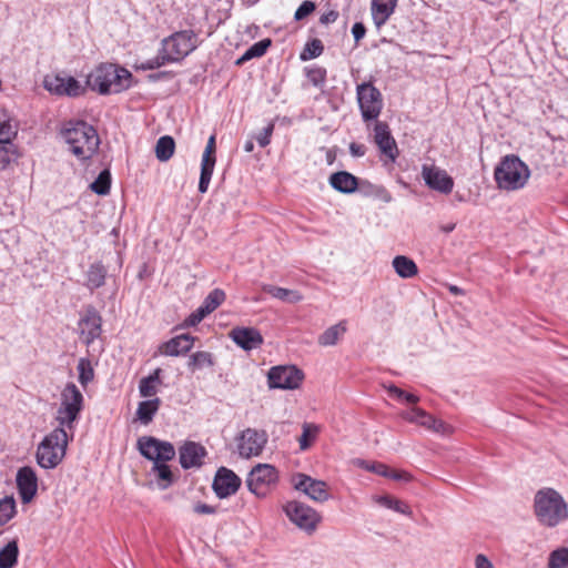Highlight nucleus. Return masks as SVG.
<instances>
[{"mask_svg": "<svg viewBox=\"0 0 568 568\" xmlns=\"http://www.w3.org/2000/svg\"><path fill=\"white\" fill-rule=\"evenodd\" d=\"M306 75L308 81L315 87H323L326 81V70L321 67L308 69Z\"/></svg>", "mask_w": 568, "mask_h": 568, "instance_id": "obj_49", "label": "nucleus"}, {"mask_svg": "<svg viewBox=\"0 0 568 568\" xmlns=\"http://www.w3.org/2000/svg\"><path fill=\"white\" fill-rule=\"evenodd\" d=\"M346 332V326L344 323H338L328 327L324 333H322L318 337V344L322 346H332L337 343L339 337Z\"/></svg>", "mask_w": 568, "mask_h": 568, "instance_id": "obj_37", "label": "nucleus"}, {"mask_svg": "<svg viewBox=\"0 0 568 568\" xmlns=\"http://www.w3.org/2000/svg\"><path fill=\"white\" fill-rule=\"evenodd\" d=\"M69 151L79 160L91 159L98 151L100 139L97 130L84 121H69L61 131Z\"/></svg>", "mask_w": 568, "mask_h": 568, "instance_id": "obj_2", "label": "nucleus"}, {"mask_svg": "<svg viewBox=\"0 0 568 568\" xmlns=\"http://www.w3.org/2000/svg\"><path fill=\"white\" fill-rule=\"evenodd\" d=\"M548 568H568V548H559L551 551Z\"/></svg>", "mask_w": 568, "mask_h": 568, "instance_id": "obj_45", "label": "nucleus"}, {"mask_svg": "<svg viewBox=\"0 0 568 568\" xmlns=\"http://www.w3.org/2000/svg\"><path fill=\"white\" fill-rule=\"evenodd\" d=\"M197 47V36L193 30H183L162 40V48L156 57L148 60L143 69L153 70L166 63L178 62L193 52Z\"/></svg>", "mask_w": 568, "mask_h": 568, "instance_id": "obj_1", "label": "nucleus"}, {"mask_svg": "<svg viewBox=\"0 0 568 568\" xmlns=\"http://www.w3.org/2000/svg\"><path fill=\"white\" fill-rule=\"evenodd\" d=\"M278 479L277 470L270 464H257L250 471L246 485L251 493L262 498Z\"/></svg>", "mask_w": 568, "mask_h": 568, "instance_id": "obj_10", "label": "nucleus"}, {"mask_svg": "<svg viewBox=\"0 0 568 568\" xmlns=\"http://www.w3.org/2000/svg\"><path fill=\"white\" fill-rule=\"evenodd\" d=\"M161 373H162V369L156 368L153 371L152 374H150L145 378L150 379V382H152L153 384H155L158 386L159 384H161Z\"/></svg>", "mask_w": 568, "mask_h": 568, "instance_id": "obj_60", "label": "nucleus"}, {"mask_svg": "<svg viewBox=\"0 0 568 568\" xmlns=\"http://www.w3.org/2000/svg\"><path fill=\"white\" fill-rule=\"evenodd\" d=\"M140 454L154 463L170 462L175 456L174 446L169 442L152 436H143L138 440Z\"/></svg>", "mask_w": 568, "mask_h": 568, "instance_id": "obj_11", "label": "nucleus"}, {"mask_svg": "<svg viewBox=\"0 0 568 568\" xmlns=\"http://www.w3.org/2000/svg\"><path fill=\"white\" fill-rule=\"evenodd\" d=\"M329 183L341 193H353L358 186L357 178L346 171L333 173L329 176Z\"/></svg>", "mask_w": 568, "mask_h": 568, "instance_id": "obj_27", "label": "nucleus"}, {"mask_svg": "<svg viewBox=\"0 0 568 568\" xmlns=\"http://www.w3.org/2000/svg\"><path fill=\"white\" fill-rule=\"evenodd\" d=\"M448 291L453 294V295H464L465 292L463 288H460L459 286L457 285H449L448 286Z\"/></svg>", "mask_w": 568, "mask_h": 568, "instance_id": "obj_62", "label": "nucleus"}, {"mask_svg": "<svg viewBox=\"0 0 568 568\" xmlns=\"http://www.w3.org/2000/svg\"><path fill=\"white\" fill-rule=\"evenodd\" d=\"M292 483L296 490L304 493L314 501L324 503L329 499L327 484L323 480L298 473L293 476Z\"/></svg>", "mask_w": 568, "mask_h": 568, "instance_id": "obj_14", "label": "nucleus"}, {"mask_svg": "<svg viewBox=\"0 0 568 568\" xmlns=\"http://www.w3.org/2000/svg\"><path fill=\"white\" fill-rule=\"evenodd\" d=\"M19 556V547L17 540L9 541L0 549V568H12Z\"/></svg>", "mask_w": 568, "mask_h": 568, "instance_id": "obj_33", "label": "nucleus"}, {"mask_svg": "<svg viewBox=\"0 0 568 568\" xmlns=\"http://www.w3.org/2000/svg\"><path fill=\"white\" fill-rule=\"evenodd\" d=\"M392 265L396 274L402 278H412L418 273L416 263L405 255L395 256Z\"/></svg>", "mask_w": 568, "mask_h": 568, "instance_id": "obj_30", "label": "nucleus"}, {"mask_svg": "<svg viewBox=\"0 0 568 568\" xmlns=\"http://www.w3.org/2000/svg\"><path fill=\"white\" fill-rule=\"evenodd\" d=\"M132 74L124 68L102 63L87 77V85L100 94L120 93L131 87Z\"/></svg>", "mask_w": 568, "mask_h": 568, "instance_id": "obj_3", "label": "nucleus"}, {"mask_svg": "<svg viewBox=\"0 0 568 568\" xmlns=\"http://www.w3.org/2000/svg\"><path fill=\"white\" fill-rule=\"evenodd\" d=\"M17 135V125L4 110H0V143L9 142Z\"/></svg>", "mask_w": 568, "mask_h": 568, "instance_id": "obj_38", "label": "nucleus"}, {"mask_svg": "<svg viewBox=\"0 0 568 568\" xmlns=\"http://www.w3.org/2000/svg\"><path fill=\"white\" fill-rule=\"evenodd\" d=\"M161 405V399L154 397L148 400L140 402L136 409V418L143 424L149 425Z\"/></svg>", "mask_w": 568, "mask_h": 568, "instance_id": "obj_29", "label": "nucleus"}, {"mask_svg": "<svg viewBox=\"0 0 568 568\" xmlns=\"http://www.w3.org/2000/svg\"><path fill=\"white\" fill-rule=\"evenodd\" d=\"M349 152L353 156L361 158L366 153V146L364 144L352 142L349 144Z\"/></svg>", "mask_w": 568, "mask_h": 568, "instance_id": "obj_55", "label": "nucleus"}, {"mask_svg": "<svg viewBox=\"0 0 568 568\" xmlns=\"http://www.w3.org/2000/svg\"><path fill=\"white\" fill-rule=\"evenodd\" d=\"M111 173L109 170H103L94 182L91 183L90 189L99 195H106L110 192Z\"/></svg>", "mask_w": 568, "mask_h": 568, "instance_id": "obj_41", "label": "nucleus"}, {"mask_svg": "<svg viewBox=\"0 0 568 568\" xmlns=\"http://www.w3.org/2000/svg\"><path fill=\"white\" fill-rule=\"evenodd\" d=\"M529 175L528 166L516 155H506L495 169L497 185L507 191L524 187Z\"/></svg>", "mask_w": 568, "mask_h": 568, "instance_id": "obj_6", "label": "nucleus"}, {"mask_svg": "<svg viewBox=\"0 0 568 568\" xmlns=\"http://www.w3.org/2000/svg\"><path fill=\"white\" fill-rule=\"evenodd\" d=\"M20 158V152L18 148L12 143V140L9 142L0 143V168L6 169L10 164L18 161Z\"/></svg>", "mask_w": 568, "mask_h": 568, "instance_id": "obj_36", "label": "nucleus"}, {"mask_svg": "<svg viewBox=\"0 0 568 568\" xmlns=\"http://www.w3.org/2000/svg\"><path fill=\"white\" fill-rule=\"evenodd\" d=\"M151 473L155 475L161 489H166L173 484L174 477L166 462L154 463Z\"/></svg>", "mask_w": 568, "mask_h": 568, "instance_id": "obj_34", "label": "nucleus"}, {"mask_svg": "<svg viewBox=\"0 0 568 568\" xmlns=\"http://www.w3.org/2000/svg\"><path fill=\"white\" fill-rule=\"evenodd\" d=\"M402 417L413 424L419 425L434 433L442 435H449L453 433V427L442 419H436L430 414L418 407H413L402 414Z\"/></svg>", "mask_w": 568, "mask_h": 568, "instance_id": "obj_16", "label": "nucleus"}, {"mask_svg": "<svg viewBox=\"0 0 568 568\" xmlns=\"http://www.w3.org/2000/svg\"><path fill=\"white\" fill-rule=\"evenodd\" d=\"M175 149V142L172 136L170 135H163L161 136L155 145V155L156 159L161 162L169 161Z\"/></svg>", "mask_w": 568, "mask_h": 568, "instance_id": "obj_35", "label": "nucleus"}, {"mask_svg": "<svg viewBox=\"0 0 568 568\" xmlns=\"http://www.w3.org/2000/svg\"><path fill=\"white\" fill-rule=\"evenodd\" d=\"M422 176L429 189L443 194H449L454 187V181L447 172L435 165H423Z\"/></svg>", "mask_w": 568, "mask_h": 568, "instance_id": "obj_18", "label": "nucleus"}, {"mask_svg": "<svg viewBox=\"0 0 568 568\" xmlns=\"http://www.w3.org/2000/svg\"><path fill=\"white\" fill-rule=\"evenodd\" d=\"M475 568H494L491 561L483 554L475 558Z\"/></svg>", "mask_w": 568, "mask_h": 568, "instance_id": "obj_56", "label": "nucleus"}, {"mask_svg": "<svg viewBox=\"0 0 568 568\" xmlns=\"http://www.w3.org/2000/svg\"><path fill=\"white\" fill-rule=\"evenodd\" d=\"M323 44L322 41L318 39H314L311 42H308L304 49V51L301 54L302 60H308L317 58L323 52Z\"/></svg>", "mask_w": 568, "mask_h": 568, "instance_id": "obj_47", "label": "nucleus"}, {"mask_svg": "<svg viewBox=\"0 0 568 568\" xmlns=\"http://www.w3.org/2000/svg\"><path fill=\"white\" fill-rule=\"evenodd\" d=\"M16 515V501L13 497H4L0 500V526L6 525Z\"/></svg>", "mask_w": 568, "mask_h": 568, "instance_id": "obj_43", "label": "nucleus"}, {"mask_svg": "<svg viewBox=\"0 0 568 568\" xmlns=\"http://www.w3.org/2000/svg\"><path fill=\"white\" fill-rule=\"evenodd\" d=\"M106 268L101 263H93L87 272V287L91 291L104 285Z\"/></svg>", "mask_w": 568, "mask_h": 568, "instance_id": "obj_31", "label": "nucleus"}, {"mask_svg": "<svg viewBox=\"0 0 568 568\" xmlns=\"http://www.w3.org/2000/svg\"><path fill=\"white\" fill-rule=\"evenodd\" d=\"M230 337L245 351L257 348L263 344V336L254 327H235L230 332Z\"/></svg>", "mask_w": 568, "mask_h": 568, "instance_id": "obj_23", "label": "nucleus"}, {"mask_svg": "<svg viewBox=\"0 0 568 568\" xmlns=\"http://www.w3.org/2000/svg\"><path fill=\"white\" fill-rule=\"evenodd\" d=\"M317 434H318V427L316 425L304 423L303 424V433H302L301 437L298 438L300 448L302 450L308 449L312 440L315 439Z\"/></svg>", "mask_w": 568, "mask_h": 568, "instance_id": "obj_44", "label": "nucleus"}, {"mask_svg": "<svg viewBox=\"0 0 568 568\" xmlns=\"http://www.w3.org/2000/svg\"><path fill=\"white\" fill-rule=\"evenodd\" d=\"M77 369L79 372V382L85 387L94 377L93 367L88 358H80Z\"/></svg>", "mask_w": 568, "mask_h": 568, "instance_id": "obj_42", "label": "nucleus"}, {"mask_svg": "<svg viewBox=\"0 0 568 568\" xmlns=\"http://www.w3.org/2000/svg\"><path fill=\"white\" fill-rule=\"evenodd\" d=\"M356 464L364 468V469H367L369 471H373L375 474H378L381 476H393V473L390 471V469L385 465V464H382V463H374V464H368L367 462L363 460V459H358L356 460Z\"/></svg>", "mask_w": 568, "mask_h": 568, "instance_id": "obj_48", "label": "nucleus"}, {"mask_svg": "<svg viewBox=\"0 0 568 568\" xmlns=\"http://www.w3.org/2000/svg\"><path fill=\"white\" fill-rule=\"evenodd\" d=\"M397 0H373L372 16L377 28L382 27L393 14Z\"/></svg>", "mask_w": 568, "mask_h": 568, "instance_id": "obj_26", "label": "nucleus"}, {"mask_svg": "<svg viewBox=\"0 0 568 568\" xmlns=\"http://www.w3.org/2000/svg\"><path fill=\"white\" fill-rule=\"evenodd\" d=\"M404 400H406L407 403H410V404H416L419 400V398H418V396H416L414 394L405 393Z\"/></svg>", "mask_w": 568, "mask_h": 568, "instance_id": "obj_63", "label": "nucleus"}, {"mask_svg": "<svg viewBox=\"0 0 568 568\" xmlns=\"http://www.w3.org/2000/svg\"><path fill=\"white\" fill-rule=\"evenodd\" d=\"M194 511L201 515H211L215 513V508L206 504H197L194 507Z\"/></svg>", "mask_w": 568, "mask_h": 568, "instance_id": "obj_57", "label": "nucleus"}, {"mask_svg": "<svg viewBox=\"0 0 568 568\" xmlns=\"http://www.w3.org/2000/svg\"><path fill=\"white\" fill-rule=\"evenodd\" d=\"M456 227V224L455 223H448L446 225H442L440 226V230L444 232V233H450L455 230Z\"/></svg>", "mask_w": 568, "mask_h": 568, "instance_id": "obj_64", "label": "nucleus"}, {"mask_svg": "<svg viewBox=\"0 0 568 568\" xmlns=\"http://www.w3.org/2000/svg\"><path fill=\"white\" fill-rule=\"evenodd\" d=\"M374 142L377 145L385 162L394 163L399 155L397 143L390 133L386 122L376 121L374 124Z\"/></svg>", "mask_w": 568, "mask_h": 568, "instance_id": "obj_15", "label": "nucleus"}, {"mask_svg": "<svg viewBox=\"0 0 568 568\" xmlns=\"http://www.w3.org/2000/svg\"><path fill=\"white\" fill-rule=\"evenodd\" d=\"M43 83L48 91L59 95L79 97L85 91V88L73 77H45Z\"/></svg>", "mask_w": 568, "mask_h": 568, "instance_id": "obj_17", "label": "nucleus"}, {"mask_svg": "<svg viewBox=\"0 0 568 568\" xmlns=\"http://www.w3.org/2000/svg\"><path fill=\"white\" fill-rule=\"evenodd\" d=\"M357 102L364 122L377 120L383 109V97L371 82H364L356 88Z\"/></svg>", "mask_w": 568, "mask_h": 568, "instance_id": "obj_9", "label": "nucleus"}, {"mask_svg": "<svg viewBox=\"0 0 568 568\" xmlns=\"http://www.w3.org/2000/svg\"><path fill=\"white\" fill-rule=\"evenodd\" d=\"M376 503L379 504L381 506L385 507V508H388V509H393L399 514H403V515H410L412 511H410V508L409 506L399 500V499H396L394 497H390V496H378L375 498Z\"/></svg>", "mask_w": 568, "mask_h": 568, "instance_id": "obj_39", "label": "nucleus"}, {"mask_svg": "<svg viewBox=\"0 0 568 568\" xmlns=\"http://www.w3.org/2000/svg\"><path fill=\"white\" fill-rule=\"evenodd\" d=\"M283 511L292 524L307 534L314 532L322 519L315 509L298 500L285 503Z\"/></svg>", "mask_w": 568, "mask_h": 568, "instance_id": "obj_8", "label": "nucleus"}, {"mask_svg": "<svg viewBox=\"0 0 568 568\" xmlns=\"http://www.w3.org/2000/svg\"><path fill=\"white\" fill-rule=\"evenodd\" d=\"M337 18H338V13L334 10H331V11L324 13L321 17L320 21L324 24H327V23L335 22Z\"/></svg>", "mask_w": 568, "mask_h": 568, "instance_id": "obj_58", "label": "nucleus"}, {"mask_svg": "<svg viewBox=\"0 0 568 568\" xmlns=\"http://www.w3.org/2000/svg\"><path fill=\"white\" fill-rule=\"evenodd\" d=\"M16 483L22 503L29 504L38 491V477L34 469L30 466L19 468Z\"/></svg>", "mask_w": 568, "mask_h": 568, "instance_id": "obj_20", "label": "nucleus"}, {"mask_svg": "<svg viewBox=\"0 0 568 568\" xmlns=\"http://www.w3.org/2000/svg\"><path fill=\"white\" fill-rule=\"evenodd\" d=\"M205 455V448L194 442H186L179 449L180 464L184 469L200 467Z\"/></svg>", "mask_w": 568, "mask_h": 568, "instance_id": "obj_24", "label": "nucleus"}, {"mask_svg": "<svg viewBox=\"0 0 568 568\" xmlns=\"http://www.w3.org/2000/svg\"><path fill=\"white\" fill-rule=\"evenodd\" d=\"M101 326H102L101 315L98 313V311L94 307L89 306L85 310L84 315L79 321V331H80L82 341L87 345H90L91 343H93V341L97 339L101 335V332H102Z\"/></svg>", "mask_w": 568, "mask_h": 568, "instance_id": "obj_19", "label": "nucleus"}, {"mask_svg": "<svg viewBox=\"0 0 568 568\" xmlns=\"http://www.w3.org/2000/svg\"><path fill=\"white\" fill-rule=\"evenodd\" d=\"M225 300V293L222 290L215 288L205 297L202 306L211 314L215 311Z\"/></svg>", "mask_w": 568, "mask_h": 568, "instance_id": "obj_46", "label": "nucleus"}, {"mask_svg": "<svg viewBox=\"0 0 568 568\" xmlns=\"http://www.w3.org/2000/svg\"><path fill=\"white\" fill-rule=\"evenodd\" d=\"M274 130V124L270 123L263 131L256 136V141L261 148H265L271 142V136Z\"/></svg>", "mask_w": 568, "mask_h": 568, "instance_id": "obj_52", "label": "nucleus"}, {"mask_svg": "<svg viewBox=\"0 0 568 568\" xmlns=\"http://www.w3.org/2000/svg\"><path fill=\"white\" fill-rule=\"evenodd\" d=\"M266 443L267 434L265 430L246 428L236 438L239 455L247 459L260 456Z\"/></svg>", "mask_w": 568, "mask_h": 568, "instance_id": "obj_12", "label": "nucleus"}, {"mask_svg": "<svg viewBox=\"0 0 568 568\" xmlns=\"http://www.w3.org/2000/svg\"><path fill=\"white\" fill-rule=\"evenodd\" d=\"M352 33L355 41L358 42L365 37L366 28L362 22H356L352 28Z\"/></svg>", "mask_w": 568, "mask_h": 568, "instance_id": "obj_54", "label": "nucleus"}, {"mask_svg": "<svg viewBox=\"0 0 568 568\" xmlns=\"http://www.w3.org/2000/svg\"><path fill=\"white\" fill-rule=\"evenodd\" d=\"M139 392L142 397H153L158 393V386L143 377L139 383Z\"/></svg>", "mask_w": 568, "mask_h": 568, "instance_id": "obj_50", "label": "nucleus"}, {"mask_svg": "<svg viewBox=\"0 0 568 568\" xmlns=\"http://www.w3.org/2000/svg\"><path fill=\"white\" fill-rule=\"evenodd\" d=\"M535 513L539 521L554 527L568 517L567 504L558 491L544 488L535 496Z\"/></svg>", "mask_w": 568, "mask_h": 568, "instance_id": "obj_4", "label": "nucleus"}, {"mask_svg": "<svg viewBox=\"0 0 568 568\" xmlns=\"http://www.w3.org/2000/svg\"><path fill=\"white\" fill-rule=\"evenodd\" d=\"M304 374L295 366H275L267 374L270 388L296 389L301 386Z\"/></svg>", "mask_w": 568, "mask_h": 568, "instance_id": "obj_13", "label": "nucleus"}, {"mask_svg": "<svg viewBox=\"0 0 568 568\" xmlns=\"http://www.w3.org/2000/svg\"><path fill=\"white\" fill-rule=\"evenodd\" d=\"M194 337L189 334L175 336L159 347V352L168 356H179L189 352L193 346Z\"/></svg>", "mask_w": 568, "mask_h": 568, "instance_id": "obj_25", "label": "nucleus"}, {"mask_svg": "<svg viewBox=\"0 0 568 568\" xmlns=\"http://www.w3.org/2000/svg\"><path fill=\"white\" fill-rule=\"evenodd\" d=\"M315 3L310 0H305L301 3V6L295 11L294 18L295 20L300 21L306 18L308 14H311L315 10Z\"/></svg>", "mask_w": 568, "mask_h": 568, "instance_id": "obj_51", "label": "nucleus"}, {"mask_svg": "<svg viewBox=\"0 0 568 568\" xmlns=\"http://www.w3.org/2000/svg\"><path fill=\"white\" fill-rule=\"evenodd\" d=\"M241 479L236 474L225 467H221L213 480V489L217 497L226 498L237 491Z\"/></svg>", "mask_w": 568, "mask_h": 568, "instance_id": "obj_21", "label": "nucleus"}, {"mask_svg": "<svg viewBox=\"0 0 568 568\" xmlns=\"http://www.w3.org/2000/svg\"><path fill=\"white\" fill-rule=\"evenodd\" d=\"M210 313L201 305L197 310H195L186 320V323L189 325H196L199 324L205 316H207Z\"/></svg>", "mask_w": 568, "mask_h": 568, "instance_id": "obj_53", "label": "nucleus"}, {"mask_svg": "<svg viewBox=\"0 0 568 568\" xmlns=\"http://www.w3.org/2000/svg\"><path fill=\"white\" fill-rule=\"evenodd\" d=\"M215 358L212 353L199 351L190 355L187 367L191 372L200 371L203 368L213 367Z\"/></svg>", "mask_w": 568, "mask_h": 568, "instance_id": "obj_32", "label": "nucleus"}, {"mask_svg": "<svg viewBox=\"0 0 568 568\" xmlns=\"http://www.w3.org/2000/svg\"><path fill=\"white\" fill-rule=\"evenodd\" d=\"M262 290L272 297L291 304L298 303L303 300L302 294L295 290L278 287L271 284H264Z\"/></svg>", "mask_w": 568, "mask_h": 568, "instance_id": "obj_28", "label": "nucleus"}, {"mask_svg": "<svg viewBox=\"0 0 568 568\" xmlns=\"http://www.w3.org/2000/svg\"><path fill=\"white\" fill-rule=\"evenodd\" d=\"M68 443L67 429L62 427L54 428L37 447L36 459L38 465L44 469L55 468L65 456Z\"/></svg>", "mask_w": 568, "mask_h": 568, "instance_id": "obj_5", "label": "nucleus"}, {"mask_svg": "<svg viewBox=\"0 0 568 568\" xmlns=\"http://www.w3.org/2000/svg\"><path fill=\"white\" fill-rule=\"evenodd\" d=\"M272 41L270 39H263L256 43H254L251 48L246 50V52L236 61L237 64H242L244 61L251 60L253 58H260L265 54L266 50L271 45Z\"/></svg>", "mask_w": 568, "mask_h": 568, "instance_id": "obj_40", "label": "nucleus"}, {"mask_svg": "<svg viewBox=\"0 0 568 568\" xmlns=\"http://www.w3.org/2000/svg\"><path fill=\"white\" fill-rule=\"evenodd\" d=\"M390 471L393 473V476H387L388 478H393V479H397V480H409L410 479V475L406 471H395V470H392Z\"/></svg>", "mask_w": 568, "mask_h": 568, "instance_id": "obj_61", "label": "nucleus"}, {"mask_svg": "<svg viewBox=\"0 0 568 568\" xmlns=\"http://www.w3.org/2000/svg\"><path fill=\"white\" fill-rule=\"evenodd\" d=\"M83 408V395L73 383H68L61 393L60 407L57 410L55 419L58 427L73 428V423L78 419Z\"/></svg>", "mask_w": 568, "mask_h": 568, "instance_id": "obj_7", "label": "nucleus"}, {"mask_svg": "<svg viewBox=\"0 0 568 568\" xmlns=\"http://www.w3.org/2000/svg\"><path fill=\"white\" fill-rule=\"evenodd\" d=\"M387 392H388V394H389L390 396H394V397H396V398H398V399H404V397H405V393H406L405 390H403V389L398 388V387H397V386H395V385L389 386V387L387 388Z\"/></svg>", "mask_w": 568, "mask_h": 568, "instance_id": "obj_59", "label": "nucleus"}, {"mask_svg": "<svg viewBox=\"0 0 568 568\" xmlns=\"http://www.w3.org/2000/svg\"><path fill=\"white\" fill-rule=\"evenodd\" d=\"M215 161V136L211 135L206 143L201 162V174L199 181V191L201 193H205L209 189Z\"/></svg>", "mask_w": 568, "mask_h": 568, "instance_id": "obj_22", "label": "nucleus"}]
</instances>
